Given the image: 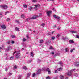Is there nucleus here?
I'll return each mask as SVG.
<instances>
[{"mask_svg": "<svg viewBox=\"0 0 79 79\" xmlns=\"http://www.w3.org/2000/svg\"><path fill=\"white\" fill-rule=\"evenodd\" d=\"M0 7H1V8H2L4 10H6V9H8V7L7 6H6V5H1Z\"/></svg>", "mask_w": 79, "mask_h": 79, "instance_id": "obj_1", "label": "nucleus"}, {"mask_svg": "<svg viewBox=\"0 0 79 79\" xmlns=\"http://www.w3.org/2000/svg\"><path fill=\"white\" fill-rule=\"evenodd\" d=\"M74 65L75 66H79V62H75Z\"/></svg>", "mask_w": 79, "mask_h": 79, "instance_id": "obj_2", "label": "nucleus"}, {"mask_svg": "<svg viewBox=\"0 0 79 79\" xmlns=\"http://www.w3.org/2000/svg\"><path fill=\"white\" fill-rule=\"evenodd\" d=\"M11 49H12V47L10 45L8 46L7 51H8L9 50H11Z\"/></svg>", "mask_w": 79, "mask_h": 79, "instance_id": "obj_3", "label": "nucleus"}, {"mask_svg": "<svg viewBox=\"0 0 79 79\" xmlns=\"http://www.w3.org/2000/svg\"><path fill=\"white\" fill-rule=\"evenodd\" d=\"M52 11H48L47 12V15L48 16H49V17H50V14H51V13H52Z\"/></svg>", "mask_w": 79, "mask_h": 79, "instance_id": "obj_4", "label": "nucleus"}, {"mask_svg": "<svg viewBox=\"0 0 79 79\" xmlns=\"http://www.w3.org/2000/svg\"><path fill=\"white\" fill-rule=\"evenodd\" d=\"M20 55V54H17L15 56L16 58H19Z\"/></svg>", "mask_w": 79, "mask_h": 79, "instance_id": "obj_5", "label": "nucleus"}, {"mask_svg": "<svg viewBox=\"0 0 79 79\" xmlns=\"http://www.w3.org/2000/svg\"><path fill=\"white\" fill-rule=\"evenodd\" d=\"M67 75L68 76H71V71H69Z\"/></svg>", "mask_w": 79, "mask_h": 79, "instance_id": "obj_6", "label": "nucleus"}, {"mask_svg": "<svg viewBox=\"0 0 79 79\" xmlns=\"http://www.w3.org/2000/svg\"><path fill=\"white\" fill-rule=\"evenodd\" d=\"M38 18V16L37 15H34L32 17H31L30 19H36Z\"/></svg>", "mask_w": 79, "mask_h": 79, "instance_id": "obj_7", "label": "nucleus"}, {"mask_svg": "<svg viewBox=\"0 0 79 79\" xmlns=\"http://www.w3.org/2000/svg\"><path fill=\"white\" fill-rule=\"evenodd\" d=\"M1 27L2 29H5L6 28V27L5 26V25H2Z\"/></svg>", "mask_w": 79, "mask_h": 79, "instance_id": "obj_8", "label": "nucleus"}, {"mask_svg": "<svg viewBox=\"0 0 79 79\" xmlns=\"http://www.w3.org/2000/svg\"><path fill=\"white\" fill-rule=\"evenodd\" d=\"M40 71H41V69H39L38 70V71L36 73L37 74H39V73H40Z\"/></svg>", "mask_w": 79, "mask_h": 79, "instance_id": "obj_9", "label": "nucleus"}, {"mask_svg": "<svg viewBox=\"0 0 79 79\" xmlns=\"http://www.w3.org/2000/svg\"><path fill=\"white\" fill-rule=\"evenodd\" d=\"M69 42L70 43H71V44H74V42L73 40H70L69 41Z\"/></svg>", "mask_w": 79, "mask_h": 79, "instance_id": "obj_10", "label": "nucleus"}, {"mask_svg": "<svg viewBox=\"0 0 79 79\" xmlns=\"http://www.w3.org/2000/svg\"><path fill=\"white\" fill-rule=\"evenodd\" d=\"M22 68L23 69H24L25 70H27V69H28L27 68V67L25 66L23 67Z\"/></svg>", "mask_w": 79, "mask_h": 79, "instance_id": "obj_11", "label": "nucleus"}, {"mask_svg": "<svg viewBox=\"0 0 79 79\" xmlns=\"http://www.w3.org/2000/svg\"><path fill=\"white\" fill-rule=\"evenodd\" d=\"M21 17V18H25V15L24 14H22Z\"/></svg>", "mask_w": 79, "mask_h": 79, "instance_id": "obj_12", "label": "nucleus"}, {"mask_svg": "<svg viewBox=\"0 0 79 79\" xmlns=\"http://www.w3.org/2000/svg\"><path fill=\"white\" fill-rule=\"evenodd\" d=\"M57 70L59 71H62V70H63V68H59Z\"/></svg>", "mask_w": 79, "mask_h": 79, "instance_id": "obj_13", "label": "nucleus"}, {"mask_svg": "<svg viewBox=\"0 0 79 79\" xmlns=\"http://www.w3.org/2000/svg\"><path fill=\"white\" fill-rule=\"evenodd\" d=\"M30 75H31V73H29L27 75V79H28L29 78V77L30 76Z\"/></svg>", "mask_w": 79, "mask_h": 79, "instance_id": "obj_14", "label": "nucleus"}, {"mask_svg": "<svg viewBox=\"0 0 79 79\" xmlns=\"http://www.w3.org/2000/svg\"><path fill=\"white\" fill-rule=\"evenodd\" d=\"M64 76L63 75H60V79H64Z\"/></svg>", "mask_w": 79, "mask_h": 79, "instance_id": "obj_15", "label": "nucleus"}, {"mask_svg": "<svg viewBox=\"0 0 79 79\" xmlns=\"http://www.w3.org/2000/svg\"><path fill=\"white\" fill-rule=\"evenodd\" d=\"M46 44L47 45H50V41H47L46 42Z\"/></svg>", "mask_w": 79, "mask_h": 79, "instance_id": "obj_16", "label": "nucleus"}, {"mask_svg": "<svg viewBox=\"0 0 79 79\" xmlns=\"http://www.w3.org/2000/svg\"><path fill=\"white\" fill-rule=\"evenodd\" d=\"M15 30L17 31H19V29L18 27H16L15 28Z\"/></svg>", "mask_w": 79, "mask_h": 79, "instance_id": "obj_17", "label": "nucleus"}, {"mask_svg": "<svg viewBox=\"0 0 79 79\" xmlns=\"http://www.w3.org/2000/svg\"><path fill=\"white\" fill-rule=\"evenodd\" d=\"M68 51H69V49H68V48H66L65 49V52H68Z\"/></svg>", "mask_w": 79, "mask_h": 79, "instance_id": "obj_18", "label": "nucleus"}, {"mask_svg": "<svg viewBox=\"0 0 79 79\" xmlns=\"http://www.w3.org/2000/svg\"><path fill=\"white\" fill-rule=\"evenodd\" d=\"M16 69H17V66H16V65H15L14 67V69L15 70Z\"/></svg>", "mask_w": 79, "mask_h": 79, "instance_id": "obj_19", "label": "nucleus"}, {"mask_svg": "<svg viewBox=\"0 0 79 79\" xmlns=\"http://www.w3.org/2000/svg\"><path fill=\"white\" fill-rule=\"evenodd\" d=\"M76 69H73L70 70V71H71V72H72V71H76Z\"/></svg>", "mask_w": 79, "mask_h": 79, "instance_id": "obj_20", "label": "nucleus"}, {"mask_svg": "<svg viewBox=\"0 0 79 79\" xmlns=\"http://www.w3.org/2000/svg\"><path fill=\"white\" fill-rule=\"evenodd\" d=\"M60 35H61V34H58L56 36L57 38H58V37H60Z\"/></svg>", "mask_w": 79, "mask_h": 79, "instance_id": "obj_21", "label": "nucleus"}, {"mask_svg": "<svg viewBox=\"0 0 79 79\" xmlns=\"http://www.w3.org/2000/svg\"><path fill=\"white\" fill-rule=\"evenodd\" d=\"M71 32H72V34H73L74 33H75V34H76L77 33V32L75 31H73Z\"/></svg>", "mask_w": 79, "mask_h": 79, "instance_id": "obj_22", "label": "nucleus"}, {"mask_svg": "<svg viewBox=\"0 0 79 79\" xmlns=\"http://www.w3.org/2000/svg\"><path fill=\"white\" fill-rule=\"evenodd\" d=\"M62 39L63 40H65L66 39H67L66 38H64V37H62Z\"/></svg>", "mask_w": 79, "mask_h": 79, "instance_id": "obj_23", "label": "nucleus"}, {"mask_svg": "<svg viewBox=\"0 0 79 79\" xmlns=\"http://www.w3.org/2000/svg\"><path fill=\"white\" fill-rule=\"evenodd\" d=\"M31 55L32 57H33L34 56V53L33 52L31 53Z\"/></svg>", "mask_w": 79, "mask_h": 79, "instance_id": "obj_24", "label": "nucleus"}, {"mask_svg": "<svg viewBox=\"0 0 79 79\" xmlns=\"http://www.w3.org/2000/svg\"><path fill=\"white\" fill-rule=\"evenodd\" d=\"M33 8L32 7H30L29 8H28V10H32V9Z\"/></svg>", "mask_w": 79, "mask_h": 79, "instance_id": "obj_25", "label": "nucleus"}, {"mask_svg": "<svg viewBox=\"0 0 79 79\" xmlns=\"http://www.w3.org/2000/svg\"><path fill=\"white\" fill-rule=\"evenodd\" d=\"M23 7L24 8H27V5H26L25 4H24L23 5Z\"/></svg>", "mask_w": 79, "mask_h": 79, "instance_id": "obj_26", "label": "nucleus"}, {"mask_svg": "<svg viewBox=\"0 0 79 79\" xmlns=\"http://www.w3.org/2000/svg\"><path fill=\"white\" fill-rule=\"evenodd\" d=\"M50 70V69H49V68H47L46 69V71H48Z\"/></svg>", "mask_w": 79, "mask_h": 79, "instance_id": "obj_27", "label": "nucleus"}, {"mask_svg": "<svg viewBox=\"0 0 79 79\" xmlns=\"http://www.w3.org/2000/svg\"><path fill=\"white\" fill-rule=\"evenodd\" d=\"M55 39V37H51V39L52 40H54V39Z\"/></svg>", "mask_w": 79, "mask_h": 79, "instance_id": "obj_28", "label": "nucleus"}, {"mask_svg": "<svg viewBox=\"0 0 79 79\" xmlns=\"http://www.w3.org/2000/svg\"><path fill=\"white\" fill-rule=\"evenodd\" d=\"M75 50V49H71L70 50V52H71V53H72V52H73V50Z\"/></svg>", "mask_w": 79, "mask_h": 79, "instance_id": "obj_29", "label": "nucleus"}, {"mask_svg": "<svg viewBox=\"0 0 79 79\" xmlns=\"http://www.w3.org/2000/svg\"><path fill=\"white\" fill-rule=\"evenodd\" d=\"M48 72L49 74H51V71H50V70H49Z\"/></svg>", "mask_w": 79, "mask_h": 79, "instance_id": "obj_30", "label": "nucleus"}, {"mask_svg": "<svg viewBox=\"0 0 79 79\" xmlns=\"http://www.w3.org/2000/svg\"><path fill=\"white\" fill-rule=\"evenodd\" d=\"M37 2V0H33L32 2H33V3H35V2Z\"/></svg>", "mask_w": 79, "mask_h": 79, "instance_id": "obj_31", "label": "nucleus"}, {"mask_svg": "<svg viewBox=\"0 0 79 79\" xmlns=\"http://www.w3.org/2000/svg\"><path fill=\"white\" fill-rule=\"evenodd\" d=\"M20 51H18L17 52V54H20Z\"/></svg>", "mask_w": 79, "mask_h": 79, "instance_id": "obj_32", "label": "nucleus"}, {"mask_svg": "<svg viewBox=\"0 0 79 79\" xmlns=\"http://www.w3.org/2000/svg\"><path fill=\"white\" fill-rule=\"evenodd\" d=\"M13 58H14V57L12 56L10 58V60H13Z\"/></svg>", "mask_w": 79, "mask_h": 79, "instance_id": "obj_33", "label": "nucleus"}, {"mask_svg": "<svg viewBox=\"0 0 79 79\" xmlns=\"http://www.w3.org/2000/svg\"><path fill=\"white\" fill-rule=\"evenodd\" d=\"M10 41H7V44H10Z\"/></svg>", "mask_w": 79, "mask_h": 79, "instance_id": "obj_34", "label": "nucleus"}, {"mask_svg": "<svg viewBox=\"0 0 79 79\" xmlns=\"http://www.w3.org/2000/svg\"><path fill=\"white\" fill-rule=\"evenodd\" d=\"M15 35H11V38H15Z\"/></svg>", "mask_w": 79, "mask_h": 79, "instance_id": "obj_35", "label": "nucleus"}, {"mask_svg": "<svg viewBox=\"0 0 79 79\" xmlns=\"http://www.w3.org/2000/svg\"><path fill=\"white\" fill-rule=\"evenodd\" d=\"M46 79H50V77H49V76H48L46 78Z\"/></svg>", "mask_w": 79, "mask_h": 79, "instance_id": "obj_36", "label": "nucleus"}, {"mask_svg": "<svg viewBox=\"0 0 79 79\" xmlns=\"http://www.w3.org/2000/svg\"><path fill=\"white\" fill-rule=\"evenodd\" d=\"M74 75L75 76H76V77H77V73H75L74 74Z\"/></svg>", "mask_w": 79, "mask_h": 79, "instance_id": "obj_37", "label": "nucleus"}, {"mask_svg": "<svg viewBox=\"0 0 79 79\" xmlns=\"http://www.w3.org/2000/svg\"><path fill=\"white\" fill-rule=\"evenodd\" d=\"M42 26H43V27H44V26H45V24L44 23H43L42 24Z\"/></svg>", "mask_w": 79, "mask_h": 79, "instance_id": "obj_38", "label": "nucleus"}, {"mask_svg": "<svg viewBox=\"0 0 79 79\" xmlns=\"http://www.w3.org/2000/svg\"><path fill=\"white\" fill-rule=\"evenodd\" d=\"M52 10H53V11H56V10L55 9V8H53V9H52Z\"/></svg>", "mask_w": 79, "mask_h": 79, "instance_id": "obj_39", "label": "nucleus"}, {"mask_svg": "<svg viewBox=\"0 0 79 79\" xmlns=\"http://www.w3.org/2000/svg\"><path fill=\"white\" fill-rule=\"evenodd\" d=\"M54 18H57V17L56 16V15H54Z\"/></svg>", "mask_w": 79, "mask_h": 79, "instance_id": "obj_40", "label": "nucleus"}, {"mask_svg": "<svg viewBox=\"0 0 79 79\" xmlns=\"http://www.w3.org/2000/svg\"><path fill=\"white\" fill-rule=\"evenodd\" d=\"M30 18H27V19H26V21H28L29 20H30Z\"/></svg>", "mask_w": 79, "mask_h": 79, "instance_id": "obj_41", "label": "nucleus"}, {"mask_svg": "<svg viewBox=\"0 0 79 79\" xmlns=\"http://www.w3.org/2000/svg\"><path fill=\"white\" fill-rule=\"evenodd\" d=\"M11 44H14V43H15V41H11Z\"/></svg>", "mask_w": 79, "mask_h": 79, "instance_id": "obj_42", "label": "nucleus"}, {"mask_svg": "<svg viewBox=\"0 0 79 79\" xmlns=\"http://www.w3.org/2000/svg\"><path fill=\"white\" fill-rule=\"evenodd\" d=\"M58 56V54H55L54 55V56L55 57V56Z\"/></svg>", "mask_w": 79, "mask_h": 79, "instance_id": "obj_43", "label": "nucleus"}, {"mask_svg": "<svg viewBox=\"0 0 79 79\" xmlns=\"http://www.w3.org/2000/svg\"><path fill=\"white\" fill-rule=\"evenodd\" d=\"M43 41L42 40H41L40 41V43H42L43 42Z\"/></svg>", "mask_w": 79, "mask_h": 79, "instance_id": "obj_44", "label": "nucleus"}, {"mask_svg": "<svg viewBox=\"0 0 79 79\" xmlns=\"http://www.w3.org/2000/svg\"><path fill=\"white\" fill-rule=\"evenodd\" d=\"M38 61H39V62H40L41 61V60H40V59H38Z\"/></svg>", "mask_w": 79, "mask_h": 79, "instance_id": "obj_45", "label": "nucleus"}, {"mask_svg": "<svg viewBox=\"0 0 79 79\" xmlns=\"http://www.w3.org/2000/svg\"><path fill=\"white\" fill-rule=\"evenodd\" d=\"M21 76H19L18 77L19 79H21Z\"/></svg>", "mask_w": 79, "mask_h": 79, "instance_id": "obj_46", "label": "nucleus"}, {"mask_svg": "<svg viewBox=\"0 0 79 79\" xmlns=\"http://www.w3.org/2000/svg\"><path fill=\"white\" fill-rule=\"evenodd\" d=\"M50 54H52V55H53V54H54V52H51L50 53Z\"/></svg>", "mask_w": 79, "mask_h": 79, "instance_id": "obj_47", "label": "nucleus"}, {"mask_svg": "<svg viewBox=\"0 0 79 79\" xmlns=\"http://www.w3.org/2000/svg\"><path fill=\"white\" fill-rule=\"evenodd\" d=\"M26 39L25 38H24L23 40V42H24V41H26Z\"/></svg>", "mask_w": 79, "mask_h": 79, "instance_id": "obj_48", "label": "nucleus"}, {"mask_svg": "<svg viewBox=\"0 0 79 79\" xmlns=\"http://www.w3.org/2000/svg\"><path fill=\"white\" fill-rule=\"evenodd\" d=\"M76 38H79V36L78 35H76Z\"/></svg>", "mask_w": 79, "mask_h": 79, "instance_id": "obj_49", "label": "nucleus"}, {"mask_svg": "<svg viewBox=\"0 0 79 79\" xmlns=\"http://www.w3.org/2000/svg\"><path fill=\"white\" fill-rule=\"evenodd\" d=\"M6 20L7 21H10V19L7 18Z\"/></svg>", "mask_w": 79, "mask_h": 79, "instance_id": "obj_50", "label": "nucleus"}, {"mask_svg": "<svg viewBox=\"0 0 79 79\" xmlns=\"http://www.w3.org/2000/svg\"><path fill=\"white\" fill-rule=\"evenodd\" d=\"M53 49V48L52 46L50 47L49 49L51 50V49Z\"/></svg>", "mask_w": 79, "mask_h": 79, "instance_id": "obj_51", "label": "nucleus"}, {"mask_svg": "<svg viewBox=\"0 0 79 79\" xmlns=\"http://www.w3.org/2000/svg\"><path fill=\"white\" fill-rule=\"evenodd\" d=\"M37 7H35L34 8V9H35V10H37Z\"/></svg>", "mask_w": 79, "mask_h": 79, "instance_id": "obj_52", "label": "nucleus"}, {"mask_svg": "<svg viewBox=\"0 0 79 79\" xmlns=\"http://www.w3.org/2000/svg\"><path fill=\"white\" fill-rule=\"evenodd\" d=\"M32 77H34V76H35V73H33L32 74Z\"/></svg>", "mask_w": 79, "mask_h": 79, "instance_id": "obj_53", "label": "nucleus"}, {"mask_svg": "<svg viewBox=\"0 0 79 79\" xmlns=\"http://www.w3.org/2000/svg\"><path fill=\"white\" fill-rule=\"evenodd\" d=\"M16 53V51H15L13 53V55H14V54H15Z\"/></svg>", "mask_w": 79, "mask_h": 79, "instance_id": "obj_54", "label": "nucleus"}, {"mask_svg": "<svg viewBox=\"0 0 79 79\" xmlns=\"http://www.w3.org/2000/svg\"><path fill=\"white\" fill-rule=\"evenodd\" d=\"M55 73H58V71H57V70H56L55 71Z\"/></svg>", "mask_w": 79, "mask_h": 79, "instance_id": "obj_55", "label": "nucleus"}, {"mask_svg": "<svg viewBox=\"0 0 79 79\" xmlns=\"http://www.w3.org/2000/svg\"><path fill=\"white\" fill-rule=\"evenodd\" d=\"M9 74L10 75H12V74H13V73H9Z\"/></svg>", "mask_w": 79, "mask_h": 79, "instance_id": "obj_56", "label": "nucleus"}, {"mask_svg": "<svg viewBox=\"0 0 79 79\" xmlns=\"http://www.w3.org/2000/svg\"><path fill=\"white\" fill-rule=\"evenodd\" d=\"M57 19H60V17H57Z\"/></svg>", "mask_w": 79, "mask_h": 79, "instance_id": "obj_57", "label": "nucleus"}, {"mask_svg": "<svg viewBox=\"0 0 79 79\" xmlns=\"http://www.w3.org/2000/svg\"><path fill=\"white\" fill-rule=\"evenodd\" d=\"M0 16L1 17H2V14H1V13H0Z\"/></svg>", "mask_w": 79, "mask_h": 79, "instance_id": "obj_58", "label": "nucleus"}, {"mask_svg": "<svg viewBox=\"0 0 79 79\" xmlns=\"http://www.w3.org/2000/svg\"><path fill=\"white\" fill-rule=\"evenodd\" d=\"M59 64H60L61 65V62H59Z\"/></svg>", "mask_w": 79, "mask_h": 79, "instance_id": "obj_59", "label": "nucleus"}, {"mask_svg": "<svg viewBox=\"0 0 79 79\" xmlns=\"http://www.w3.org/2000/svg\"><path fill=\"white\" fill-rule=\"evenodd\" d=\"M6 59L7 60H8V57H7L6 58Z\"/></svg>", "mask_w": 79, "mask_h": 79, "instance_id": "obj_60", "label": "nucleus"}, {"mask_svg": "<svg viewBox=\"0 0 79 79\" xmlns=\"http://www.w3.org/2000/svg\"><path fill=\"white\" fill-rule=\"evenodd\" d=\"M32 61V60L31 59H30L29 60V62H31Z\"/></svg>", "mask_w": 79, "mask_h": 79, "instance_id": "obj_61", "label": "nucleus"}, {"mask_svg": "<svg viewBox=\"0 0 79 79\" xmlns=\"http://www.w3.org/2000/svg\"><path fill=\"white\" fill-rule=\"evenodd\" d=\"M42 13H40V15H39L40 16H42Z\"/></svg>", "mask_w": 79, "mask_h": 79, "instance_id": "obj_62", "label": "nucleus"}, {"mask_svg": "<svg viewBox=\"0 0 79 79\" xmlns=\"http://www.w3.org/2000/svg\"><path fill=\"white\" fill-rule=\"evenodd\" d=\"M35 7H38V5H35Z\"/></svg>", "mask_w": 79, "mask_h": 79, "instance_id": "obj_63", "label": "nucleus"}, {"mask_svg": "<svg viewBox=\"0 0 79 79\" xmlns=\"http://www.w3.org/2000/svg\"><path fill=\"white\" fill-rule=\"evenodd\" d=\"M6 71H8V69L6 68V69H5Z\"/></svg>", "mask_w": 79, "mask_h": 79, "instance_id": "obj_64", "label": "nucleus"}]
</instances>
